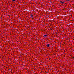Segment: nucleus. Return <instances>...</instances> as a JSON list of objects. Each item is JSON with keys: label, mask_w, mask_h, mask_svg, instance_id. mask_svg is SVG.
Masks as SVG:
<instances>
[{"label": "nucleus", "mask_w": 74, "mask_h": 74, "mask_svg": "<svg viewBox=\"0 0 74 74\" xmlns=\"http://www.w3.org/2000/svg\"><path fill=\"white\" fill-rule=\"evenodd\" d=\"M49 45H50L49 44H47V47H49Z\"/></svg>", "instance_id": "1"}, {"label": "nucleus", "mask_w": 74, "mask_h": 74, "mask_svg": "<svg viewBox=\"0 0 74 74\" xmlns=\"http://www.w3.org/2000/svg\"><path fill=\"white\" fill-rule=\"evenodd\" d=\"M60 2L62 3V4H64V2H62V1H61Z\"/></svg>", "instance_id": "2"}, {"label": "nucleus", "mask_w": 74, "mask_h": 74, "mask_svg": "<svg viewBox=\"0 0 74 74\" xmlns=\"http://www.w3.org/2000/svg\"><path fill=\"white\" fill-rule=\"evenodd\" d=\"M70 0H67V1H69Z\"/></svg>", "instance_id": "7"}, {"label": "nucleus", "mask_w": 74, "mask_h": 74, "mask_svg": "<svg viewBox=\"0 0 74 74\" xmlns=\"http://www.w3.org/2000/svg\"><path fill=\"white\" fill-rule=\"evenodd\" d=\"M31 17H32V18H33V15H31Z\"/></svg>", "instance_id": "4"}, {"label": "nucleus", "mask_w": 74, "mask_h": 74, "mask_svg": "<svg viewBox=\"0 0 74 74\" xmlns=\"http://www.w3.org/2000/svg\"><path fill=\"white\" fill-rule=\"evenodd\" d=\"M72 58H73V59H74V57H72Z\"/></svg>", "instance_id": "6"}, {"label": "nucleus", "mask_w": 74, "mask_h": 74, "mask_svg": "<svg viewBox=\"0 0 74 74\" xmlns=\"http://www.w3.org/2000/svg\"><path fill=\"white\" fill-rule=\"evenodd\" d=\"M44 37H47V35H44Z\"/></svg>", "instance_id": "3"}, {"label": "nucleus", "mask_w": 74, "mask_h": 74, "mask_svg": "<svg viewBox=\"0 0 74 74\" xmlns=\"http://www.w3.org/2000/svg\"><path fill=\"white\" fill-rule=\"evenodd\" d=\"M12 1H15V0H12Z\"/></svg>", "instance_id": "5"}]
</instances>
